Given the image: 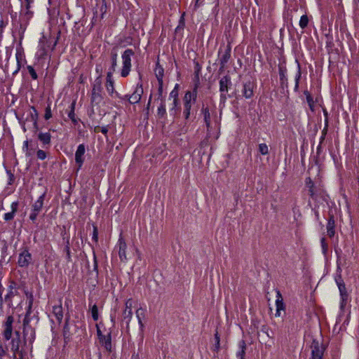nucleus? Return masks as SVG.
<instances>
[{
    "label": "nucleus",
    "instance_id": "nucleus-23",
    "mask_svg": "<svg viewBox=\"0 0 359 359\" xmlns=\"http://www.w3.org/2000/svg\"><path fill=\"white\" fill-rule=\"evenodd\" d=\"M100 343L104 346L108 352L111 351V334L109 332L107 335L104 336V339H99Z\"/></svg>",
    "mask_w": 359,
    "mask_h": 359
},
{
    "label": "nucleus",
    "instance_id": "nucleus-9",
    "mask_svg": "<svg viewBox=\"0 0 359 359\" xmlns=\"http://www.w3.org/2000/svg\"><path fill=\"white\" fill-rule=\"evenodd\" d=\"M14 322V318L13 316H8L6 317L5 322L3 323L4 330L2 332L4 339L6 341H9L11 339L13 328V324Z\"/></svg>",
    "mask_w": 359,
    "mask_h": 359
},
{
    "label": "nucleus",
    "instance_id": "nucleus-27",
    "mask_svg": "<svg viewBox=\"0 0 359 359\" xmlns=\"http://www.w3.org/2000/svg\"><path fill=\"white\" fill-rule=\"evenodd\" d=\"M201 112L203 115L204 121L207 127L208 130L211 128V117L208 107H202Z\"/></svg>",
    "mask_w": 359,
    "mask_h": 359
},
{
    "label": "nucleus",
    "instance_id": "nucleus-6",
    "mask_svg": "<svg viewBox=\"0 0 359 359\" xmlns=\"http://www.w3.org/2000/svg\"><path fill=\"white\" fill-rule=\"evenodd\" d=\"M10 345H11V351L13 353V358L15 359L17 357V352L18 349H20V346L23 347L26 345L23 344V338H21L20 332L18 330H15L14 332V337H11L10 339Z\"/></svg>",
    "mask_w": 359,
    "mask_h": 359
},
{
    "label": "nucleus",
    "instance_id": "nucleus-33",
    "mask_svg": "<svg viewBox=\"0 0 359 359\" xmlns=\"http://www.w3.org/2000/svg\"><path fill=\"white\" fill-rule=\"evenodd\" d=\"M191 106L192 104L184 103L183 116L185 120V123H187L190 121Z\"/></svg>",
    "mask_w": 359,
    "mask_h": 359
},
{
    "label": "nucleus",
    "instance_id": "nucleus-35",
    "mask_svg": "<svg viewBox=\"0 0 359 359\" xmlns=\"http://www.w3.org/2000/svg\"><path fill=\"white\" fill-rule=\"evenodd\" d=\"M180 102H177V103H175V102L172 101V107L169 109L170 115L175 118V116L177 114V113L180 111Z\"/></svg>",
    "mask_w": 359,
    "mask_h": 359
},
{
    "label": "nucleus",
    "instance_id": "nucleus-55",
    "mask_svg": "<svg viewBox=\"0 0 359 359\" xmlns=\"http://www.w3.org/2000/svg\"><path fill=\"white\" fill-rule=\"evenodd\" d=\"M92 239L95 243H97V241H98V230H97V226H95V224H93V231Z\"/></svg>",
    "mask_w": 359,
    "mask_h": 359
},
{
    "label": "nucleus",
    "instance_id": "nucleus-34",
    "mask_svg": "<svg viewBox=\"0 0 359 359\" xmlns=\"http://www.w3.org/2000/svg\"><path fill=\"white\" fill-rule=\"evenodd\" d=\"M69 316L66 318L65 323L63 327V337H64L65 341L69 340L70 337H71L70 328L69 326Z\"/></svg>",
    "mask_w": 359,
    "mask_h": 359
},
{
    "label": "nucleus",
    "instance_id": "nucleus-13",
    "mask_svg": "<svg viewBox=\"0 0 359 359\" xmlns=\"http://www.w3.org/2000/svg\"><path fill=\"white\" fill-rule=\"evenodd\" d=\"M198 86H199L198 83H195L194 88L192 91L189 90V91L186 92L184 99H183L184 103L192 104L196 102L197 94H198L197 90H198Z\"/></svg>",
    "mask_w": 359,
    "mask_h": 359
},
{
    "label": "nucleus",
    "instance_id": "nucleus-16",
    "mask_svg": "<svg viewBox=\"0 0 359 359\" xmlns=\"http://www.w3.org/2000/svg\"><path fill=\"white\" fill-rule=\"evenodd\" d=\"M142 93H143L142 85L141 83L140 84L138 83L137 85L136 89L134 91V93L131 95H130V97H128L129 102L130 104L138 103L141 100Z\"/></svg>",
    "mask_w": 359,
    "mask_h": 359
},
{
    "label": "nucleus",
    "instance_id": "nucleus-43",
    "mask_svg": "<svg viewBox=\"0 0 359 359\" xmlns=\"http://www.w3.org/2000/svg\"><path fill=\"white\" fill-rule=\"evenodd\" d=\"M339 290L341 302H348V294L347 292L346 288L344 287V288L339 289Z\"/></svg>",
    "mask_w": 359,
    "mask_h": 359
},
{
    "label": "nucleus",
    "instance_id": "nucleus-11",
    "mask_svg": "<svg viewBox=\"0 0 359 359\" xmlns=\"http://www.w3.org/2000/svg\"><path fill=\"white\" fill-rule=\"evenodd\" d=\"M86 152V147L83 144H81L78 146L77 149L75 153V162L77 165V171H79L85 161V154Z\"/></svg>",
    "mask_w": 359,
    "mask_h": 359
},
{
    "label": "nucleus",
    "instance_id": "nucleus-39",
    "mask_svg": "<svg viewBox=\"0 0 359 359\" xmlns=\"http://www.w3.org/2000/svg\"><path fill=\"white\" fill-rule=\"evenodd\" d=\"M215 343L212 347V351L218 353L220 348V338L218 332H216V333L215 334Z\"/></svg>",
    "mask_w": 359,
    "mask_h": 359
},
{
    "label": "nucleus",
    "instance_id": "nucleus-14",
    "mask_svg": "<svg viewBox=\"0 0 359 359\" xmlns=\"http://www.w3.org/2000/svg\"><path fill=\"white\" fill-rule=\"evenodd\" d=\"M37 138L41 142L43 149H47L50 148L52 135L49 132H39L37 133Z\"/></svg>",
    "mask_w": 359,
    "mask_h": 359
},
{
    "label": "nucleus",
    "instance_id": "nucleus-32",
    "mask_svg": "<svg viewBox=\"0 0 359 359\" xmlns=\"http://www.w3.org/2000/svg\"><path fill=\"white\" fill-rule=\"evenodd\" d=\"M106 88L109 94H112L114 91V82L112 79V76H110V72H107V74Z\"/></svg>",
    "mask_w": 359,
    "mask_h": 359
},
{
    "label": "nucleus",
    "instance_id": "nucleus-10",
    "mask_svg": "<svg viewBox=\"0 0 359 359\" xmlns=\"http://www.w3.org/2000/svg\"><path fill=\"white\" fill-rule=\"evenodd\" d=\"M256 88V83L252 81H246L243 84L241 90V96L245 99H250L254 95V90Z\"/></svg>",
    "mask_w": 359,
    "mask_h": 359
},
{
    "label": "nucleus",
    "instance_id": "nucleus-1",
    "mask_svg": "<svg viewBox=\"0 0 359 359\" xmlns=\"http://www.w3.org/2000/svg\"><path fill=\"white\" fill-rule=\"evenodd\" d=\"M32 297H31V299L29 302L28 309L23 319L22 323L23 344L24 345H27V343L28 342L29 344L31 346V349L32 348V344L36 338L35 329L30 325L31 319L29 316L32 312Z\"/></svg>",
    "mask_w": 359,
    "mask_h": 359
},
{
    "label": "nucleus",
    "instance_id": "nucleus-12",
    "mask_svg": "<svg viewBox=\"0 0 359 359\" xmlns=\"http://www.w3.org/2000/svg\"><path fill=\"white\" fill-rule=\"evenodd\" d=\"M32 255L27 249L20 253L18 264L20 267H27L32 261Z\"/></svg>",
    "mask_w": 359,
    "mask_h": 359
},
{
    "label": "nucleus",
    "instance_id": "nucleus-50",
    "mask_svg": "<svg viewBox=\"0 0 359 359\" xmlns=\"http://www.w3.org/2000/svg\"><path fill=\"white\" fill-rule=\"evenodd\" d=\"M306 102L309 104V107L310 108V109L313 111H314V107H315V102L313 101V97L312 96H308V97L306 98Z\"/></svg>",
    "mask_w": 359,
    "mask_h": 359
},
{
    "label": "nucleus",
    "instance_id": "nucleus-2",
    "mask_svg": "<svg viewBox=\"0 0 359 359\" xmlns=\"http://www.w3.org/2000/svg\"><path fill=\"white\" fill-rule=\"evenodd\" d=\"M220 92V102L224 103L227 98H231L233 95L228 94L229 89L232 86L231 78L230 75L226 74L222 76L219 81Z\"/></svg>",
    "mask_w": 359,
    "mask_h": 359
},
{
    "label": "nucleus",
    "instance_id": "nucleus-37",
    "mask_svg": "<svg viewBox=\"0 0 359 359\" xmlns=\"http://www.w3.org/2000/svg\"><path fill=\"white\" fill-rule=\"evenodd\" d=\"M110 57L113 66H117L118 48L116 46L111 49Z\"/></svg>",
    "mask_w": 359,
    "mask_h": 359
},
{
    "label": "nucleus",
    "instance_id": "nucleus-4",
    "mask_svg": "<svg viewBox=\"0 0 359 359\" xmlns=\"http://www.w3.org/2000/svg\"><path fill=\"white\" fill-rule=\"evenodd\" d=\"M135 53L132 49H126L122 54L123 67L121 69V76L126 77L130 71L131 68V57L134 55Z\"/></svg>",
    "mask_w": 359,
    "mask_h": 359
},
{
    "label": "nucleus",
    "instance_id": "nucleus-57",
    "mask_svg": "<svg viewBox=\"0 0 359 359\" xmlns=\"http://www.w3.org/2000/svg\"><path fill=\"white\" fill-rule=\"evenodd\" d=\"M163 83L161 84H158V100H160L161 101V99H165V97L163 95Z\"/></svg>",
    "mask_w": 359,
    "mask_h": 359
},
{
    "label": "nucleus",
    "instance_id": "nucleus-5",
    "mask_svg": "<svg viewBox=\"0 0 359 359\" xmlns=\"http://www.w3.org/2000/svg\"><path fill=\"white\" fill-rule=\"evenodd\" d=\"M305 184L309 189V194L312 199L317 200L318 197H323V189L320 187L316 186L310 177L306 178Z\"/></svg>",
    "mask_w": 359,
    "mask_h": 359
},
{
    "label": "nucleus",
    "instance_id": "nucleus-26",
    "mask_svg": "<svg viewBox=\"0 0 359 359\" xmlns=\"http://www.w3.org/2000/svg\"><path fill=\"white\" fill-rule=\"evenodd\" d=\"M334 280L338 286L339 290L346 287L345 283L341 277V269L340 267H337V271L334 274Z\"/></svg>",
    "mask_w": 359,
    "mask_h": 359
},
{
    "label": "nucleus",
    "instance_id": "nucleus-3",
    "mask_svg": "<svg viewBox=\"0 0 359 359\" xmlns=\"http://www.w3.org/2000/svg\"><path fill=\"white\" fill-rule=\"evenodd\" d=\"M102 80L98 76L94 81L93 85L92 93H91V103L93 104H99L103 100L102 95Z\"/></svg>",
    "mask_w": 359,
    "mask_h": 359
},
{
    "label": "nucleus",
    "instance_id": "nucleus-42",
    "mask_svg": "<svg viewBox=\"0 0 359 359\" xmlns=\"http://www.w3.org/2000/svg\"><path fill=\"white\" fill-rule=\"evenodd\" d=\"M309 18L306 15H303L299 20V26L302 29H304L308 26Z\"/></svg>",
    "mask_w": 359,
    "mask_h": 359
},
{
    "label": "nucleus",
    "instance_id": "nucleus-58",
    "mask_svg": "<svg viewBox=\"0 0 359 359\" xmlns=\"http://www.w3.org/2000/svg\"><path fill=\"white\" fill-rule=\"evenodd\" d=\"M6 172H7V174H8V184L9 185H11V184L13 183L14 180H15V176H14V175L11 172V170H6Z\"/></svg>",
    "mask_w": 359,
    "mask_h": 359
},
{
    "label": "nucleus",
    "instance_id": "nucleus-53",
    "mask_svg": "<svg viewBox=\"0 0 359 359\" xmlns=\"http://www.w3.org/2000/svg\"><path fill=\"white\" fill-rule=\"evenodd\" d=\"M66 232H62V241L65 244V248H70L69 237L65 236Z\"/></svg>",
    "mask_w": 359,
    "mask_h": 359
},
{
    "label": "nucleus",
    "instance_id": "nucleus-56",
    "mask_svg": "<svg viewBox=\"0 0 359 359\" xmlns=\"http://www.w3.org/2000/svg\"><path fill=\"white\" fill-rule=\"evenodd\" d=\"M95 132H96V133L101 132L104 135H107V133H108V127L107 126H103L102 128H100L99 126L95 127Z\"/></svg>",
    "mask_w": 359,
    "mask_h": 359
},
{
    "label": "nucleus",
    "instance_id": "nucleus-20",
    "mask_svg": "<svg viewBox=\"0 0 359 359\" xmlns=\"http://www.w3.org/2000/svg\"><path fill=\"white\" fill-rule=\"evenodd\" d=\"M46 192L43 193L32 206V210L39 213L43 208Z\"/></svg>",
    "mask_w": 359,
    "mask_h": 359
},
{
    "label": "nucleus",
    "instance_id": "nucleus-54",
    "mask_svg": "<svg viewBox=\"0 0 359 359\" xmlns=\"http://www.w3.org/2000/svg\"><path fill=\"white\" fill-rule=\"evenodd\" d=\"M23 56H24L23 51L21 49H17L16 54H15L17 63H20V61H22Z\"/></svg>",
    "mask_w": 359,
    "mask_h": 359
},
{
    "label": "nucleus",
    "instance_id": "nucleus-62",
    "mask_svg": "<svg viewBox=\"0 0 359 359\" xmlns=\"http://www.w3.org/2000/svg\"><path fill=\"white\" fill-rule=\"evenodd\" d=\"M16 285H17V283L14 280H11L10 282V285L8 287V291H12V290H18Z\"/></svg>",
    "mask_w": 359,
    "mask_h": 359
},
{
    "label": "nucleus",
    "instance_id": "nucleus-36",
    "mask_svg": "<svg viewBox=\"0 0 359 359\" xmlns=\"http://www.w3.org/2000/svg\"><path fill=\"white\" fill-rule=\"evenodd\" d=\"M302 77V71H301V65L299 63H298V69L297 72L295 76V85H294V91L297 92L299 90V81Z\"/></svg>",
    "mask_w": 359,
    "mask_h": 359
},
{
    "label": "nucleus",
    "instance_id": "nucleus-64",
    "mask_svg": "<svg viewBox=\"0 0 359 359\" xmlns=\"http://www.w3.org/2000/svg\"><path fill=\"white\" fill-rule=\"evenodd\" d=\"M29 142L28 140H26L25 141H24L23 145H22V150L24 152H25L26 151H28V149H29Z\"/></svg>",
    "mask_w": 359,
    "mask_h": 359
},
{
    "label": "nucleus",
    "instance_id": "nucleus-28",
    "mask_svg": "<svg viewBox=\"0 0 359 359\" xmlns=\"http://www.w3.org/2000/svg\"><path fill=\"white\" fill-rule=\"evenodd\" d=\"M75 105H76V102L73 101L69 106L70 110L68 112V117L71 119V121L74 123V125L76 126L78 124L79 121H80V119L76 118V115L74 113Z\"/></svg>",
    "mask_w": 359,
    "mask_h": 359
},
{
    "label": "nucleus",
    "instance_id": "nucleus-47",
    "mask_svg": "<svg viewBox=\"0 0 359 359\" xmlns=\"http://www.w3.org/2000/svg\"><path fill=\"white\" fill-rule=\"evenodd\" d=\"M184 15L185 13H184L182 16L180 17V20H179V25L178 26L176 27L175 29V32H177L178 30L180 29H183L184 26H185V22H184Z\"/></svg>",
    "mask_w": 359,
    "mask_h": 359
},
{
    "label": "nucleus",
    "instance_id": "nucleus-63",
    "mask_svg": "<svg viewBox=\"0 0 359 359\" xmlns=\"http://www.w3.org/2000/svg\"><path fill=\"white\" fill-rule=\"evenodd\" d=\"M26 354L25 350L22 347V348L18 349V351L17 352V355H19L20 359H23L24 355Z\"/></svg>",
    "mask_w": 359,
    "mask_h": 359
},
{
    "label": "nucleus",
    "instance_id": "nucleus-40",
    "mask_svg": "<svg viewBox=\"0 0 359 359\" xmlns=\"http://www.w3.org/2000/svg\"><path fill=\"white\" fill-rule=\"evenodd\" d=\"M194 69H195V75H194L195 83L199 84V74L201 71V67L198 64V62L195 63Z\"/></svg>",
    "mask_w": 359,
    "mask_h": 359
},
{
    "label": "nucleus",
    "instance_id": "nucleus-46",
    "mask_svg": "<svg viewBox=\"0 0 359 359\" xmlns=\"http://www.w3.org/2000/svg\"><path fill=\"white\" fill-rule=\"evenodd\" d=\"M27 69L28 70L29 74H30L31 77L34 80H36L38 79V75L34 69V67L31 65H28L27 67Z\"/></svg>",
    "mask_w": 359,
    "mask_h": 359
},
{
    "label": "nucleus",
    "instance_id": "nucleus-59",
    "mask_svg": "<svg viewBox=\"0 0 359 359\" xmlns=\"http://www.w3.org/2000/svg\"><path fill=\"white\" fill-rule=\"evenodd\" d=\"M8 25V19L5 21L1 17L0 18V34L3 33V29Z\"/></svg>",
    "mask_w": 359,
    "mask_h": 359
},
{
    "label": "nucleus",
    "instance_id": "nucleus-60",
    "mask_svg": "<svg viewBox=\"0 0 359 359\" xmlns=\"http://www.w3.org/2000/svg\"><path fill=\"white\" fill-rule=\"evenodd\" d=\"M64 252L66 253V259L68 262H72L70 248H64Z\"/></svg>",
    "mask_w": 359,
    "mask_h": 359
},
{
    "label": "nucleus",
    "instance_id": "nucleus-30",
    "mask_svg": "<svg viewBox=\"0 0 359 359\" xmlns=\"http://www.w3.org/2000/svg\"><path fill=\"white\" fill-rule=\"evenodd\" d=\"M165 100L161 99L160 106L157 109V116L158 118H165L166 117Z\"/></svg>",
    "mask_w": 359,
    "mask_h": 359
},
{
    "label": "nucleus",
    "instance_id": "nucleus-52",
    "mask_svg": "<svg viewBox=\"0 0 359 359\" xmlns=\"http://www.w3.org/2000/svg\"><path fill=\"white\" fill-rule=\"evenodd\" d=\"M52 117V112L50 109V105L48 104L45 110L44 118L46 120H48Z\"/></svg>",
    "mask_w": 359,
    "mask_h": 359
},
{
    "label": "nucleus",
    "instance_id": "nucleus-7",
    "mask_svg": "<svg viewBox=\"0 0 359 359\" xmlns=\"http://www.w3.org/2000/svg\"><path fill=\"white\" fill-rule=\"evenodd\" d=\"M287 67L286 62L283 60L280 62L278 64V74L280 77V87L285 90L286 89L287 92H288V80L287 76Z\"/></svg>",
    "mask_w": 359,
    "mask_h": 359
},
{
    "label": "nucleus",
    "instance_id": "nucleus-21",
    "mask_svg": "<svg viewBox=\"0 0 359 359\" xmlns=\"http://www.w3.org/2000/svg\"><path fill=\"white\" fill-rule=\"evenodd\" d=\"M334 227H335V221H334V215H330L327 224V236L330 238H332L334 236V233H335Z\"/></svg>",
    "mask_w": 359,
    "mask_h": 359
},
{
    "label": "nucleus",
    "instance_id": "nucleus-25",
    "mask_svg": "<svg viewBox=\"0 0 359 359\" xmlns=\"http://www.w3.org/2000/svg\"><path fill=\"white\" fill-rule=\"evenodd\" d=\"M154 72L158 84H161L162 83H163V78L164 76V69L161 65H160L158 62H157L156 64V68Z\"/></svg>",
    "mask_w": 359,
    "mask_h": 359
},
{
    "label": "nucleus",
    "instance_id": "nucleus-8",
    "mask_svg": "<svg viewBox=\"0 0 359 359\" xmlns=\"http://www.w3.org/2000/svg\"><path fill=\"white\" fill-rule=\"evenodd\" d=\"M311 356L310 359H323L324 352L325 351V346L320 344L316 339H313L311 346Z\"/></svg>",
    "mask_w": 359,
    "mask_h": 359
},
{
    "label": "nucleus",
    "instance_id": "nucleus-49",
    "mask_svg": "<svg viewBox=\"0 0 359 359\" xmlns=\"http://www.w3.org/2000/svg\"><path fill=\"white\" fill-rule=\"evenodd\" d=\"M36 156L39 160H44L47 157V154L44 150L39 149L36 151Z\"/></svg>",
    "mask_w": 359,
    "mask_h": 359
},
{
    "label": "nucleus",
    "instance_id": "nucleus-45",
    "mask_svg": "<svg viewBox=\"0 0 359 359\" xmlns=\"http://www.w3.org/2000/svg\"><path fill=\"white\" fill-rule=\"evenodd\" d=\"M91 314L93 320L97 321L99 318L98 308L94 304L91 308Z\"/></svg>",
    "mask_w": 359,
    "mask_h": 359
},
{
    "label": "nucleus",
    "instance_id": "nucleus-48",
    "mask_svg": "<svg viewBox=\"0 0 359 359\" xmlns=\"http://www.w3.org/2000/svg\"><path fill=\"white\" fill-rule=\"evenodd\" d=\"M320 244H321L322 250H323V254L326 255L327 252V250H328V245H327V243H326V240H325V237H323L320 239Z\"/></svg>",
    "mask_w": 359,
    "mask_h": 359
},
{
    "label": "nucleus",
    "instance_id": "nucleus-61",
    "mask_svg": "<svg viewBox=\"0 0 359 359\" xmlns=\"http://www.w3.org/2000/svg\"><path fill=\"white\" fill-rule=\"evenodd\" d=\"M39 213L36 212H34L33 210H31V213L29 215V219L33 222L34 223L36 220V218H37V216H38Z\"/></svg>",
    "mask_w": 359,
    "mask_h": 359
},
{
    "label": "nucleus",
    "instance_id": "nucleus-38",
    "mask_svg": "<svg viewBox=\"0 0 359 359\" xmlns=\"http://www.w3.org/2000/svg\"><path fill=\"white\" fill-rule=\"evenodd\" d=\"M178 87H179V85L178 84H176L174 89L170 93V95H169V98H172L173 99V102H175V103H177V102H180V100H179V97H178Z\"/></svg>",
    "mask_w": 359,
    "mask_h": 359
},
{
    "label": "nucleus",
    "instance_id": "nucleus-17",
    "mask_svg": "<svg viewBox=\"0 0 359 359\" xmlns=\"http://www.w3.org/2000/svg\"><path fill=\"white\" fill-rule=\"evenodd\" d=\"M132 299H129L126 302V308L125 310L123 312V318L124 320H126V323L127 325L128 326L129 323L132 318L133 316V311H132Z\"/></svg>",
    "mask_w": 359,
    "mask_h": 359
},
{
    "label": "nucleus",
    "instance_id": "nucleus-22",
    "mask_svg": "<svg viewBox=\"0 0 359 359\" xmlns=\"http://www.w3.org/2000/svg\"><path fill=\"white\" fill-rule=\"evenodd\" d=\"M276 316H280V311H284L285 309V304L283 302V297L279 291L277 292V299L276 300Z\"/></svg>",
    "mask_w": 359,
    "mask_h": 359
},
{
    "label": "nucleus",
    "instance_id": "nucleus-24",
    "mask_svg": "<svg viewBox=\"0 0 359 359\" xmlns=\"http://www.w3.org/2000/svg\"><path fill=\"white\" fill-rule=\"evenodd\" d=\"M53 313L55 316L58 323L60 324L63 319V309L61 303L53 306Z\"/></svg>",
    "mask_w": 359,
    "mask_h": 359
},
{
    "label": "nucleus",
    "instance_id": "nucleus-44",
    "mask_svg": "<svg viewBox=\"0 0 359 359\" xmlns=\"http://www.w3.org/2000/svg\"><path fill=\"white\" fill-rule=\"evenodd\" d=\"M258 149H259V152L262 155H267L269 154L268 146L264 143L259 144Z\"/></svg>",
    "mask_w": 359,
    "mask_h": 359
},
{
    "label": "nucleus",
    "instance_id": "nucleus-41",
    "mask_svg": "<svg viewBox=\"0 0 359 359\" xmlns=\"http://www.w3.org/2000/svg\"><path fill=\"white\" fill-rule=\"evenodd\" d=\"M136 316L138 319V323L141 327L144 326L142 321V317L144 316V311L142 309H138L136 311Z\"/></svg>",
    "mask_w": 359,
    "mask_h": 359
},
{
    "label": "nucleus",
    "instance_id": "nucleus-29",
    "mask_svg": "<svg viewBox=\"0 0 359 359\" xmlns=\"http://www.w3.org/2000/svg\"><path fill=\"white\" fill-rule=\"evenodd\" d=\"M18 294V290L8 291V293L4 297V302L8 305L9 308L13 306V298Z\"/></svg>",
    "mask_w": 359,
    "mask_h": 359
},
{
    "label": "nucleus",
    "instance_id": "nucleus-15",
    "mask_svg": "<svg viewBox=\"0 0 359 359\" xmlns=\"http://www.w3.org/2000/svg\"><path fill=\"white\" fill-rule=\"evenodd\" d=\"M118 257L121 262H126L127 260L126 257V248L127 245L123 239L122 235L121 234L118 241Z\"/></svg>",
    "mask_w": 359,
    "mask_h": 359
},
{
    "label": "nucleus",
    "instance_id": "nucleus-18",
    "mask_svg": "<svg viewBox=\"0 0 359 359\" xmlns=\"http://www.w3.org/2000/svg\"><path fill=\"white\" fill-rule=\"evenodd\" d=\"M231 47L230 44L226 45L222 53V48L219 50V63L226 64L231 57Z\"/></svg>",
    "mask_w": 359,
    "mask_h": 359
},
{
    "label": "nucleus",
    "instance_id": "nucleus-31",
    "mask_svg": "<svg viewBox=\"0 0 359 359\" xmlns=\"http://www.w3.org/2000/svg\"><path fill=\"white\" fill-rule=\"evenodd\" d=\"M238 346L240 350L236 353V357L239 359H245V351H246V344L244 340H241L239 341Z\"/></svg>",
    "mask_w": 359,
    "mask_h": 359
},
{
    "label": "nucleus",
    "instance_id": "nucleus-19",
    "mask_svg": "<svg viewBox=\"0 0 359 359\" xmlns=\"http://www.w3.org/2000/svg\"><path fill=\"white\" fill-rule=\"evenodd\" d=\"M18 205H19V202L18 201H14L11 203V211L9 212L5 213L4 215V219L6 222H9V221L13 219L16 212H18Z\"/></svg>",
    "mask_w": 359,
    "mask_h": 359
},
{
    "label": "nucleus",
    "instance_id": "nucleus-51",
    "mask_svg": "<svg viewBox=\"0 0 359 359\" xmlns=\"http://www.w3.org/2000/svg\"><path fill=\"white\" fill-rule=\"evenodd\" d=\"M33 112L30 114V118L32 121H38V111L34 107H32Z\"/></svg>",
    "mask_w": 359,
    "mask_h": 359
}]
</instances>
